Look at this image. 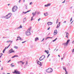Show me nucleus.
Here are the masks:
<instances>
[{
	"label": "nucleus",
	"mask_w": 74,
	"mask_h": 74,
	"mask_svg": "<svg viewBox=\"0 0 74 74\" xmlns=\"http://www.w3.org/2000/svg\"><path fill=\"white\" fill-rule=\"evenodd\" d=\"M30 30H31V28H29L25 32V34L27 36H30L31 34L30 33Z\"/></svg>",
	"instance_id": "f257e3e1"
},
{
	"label": "nucleus",
	"mask_w": 74,
	"mask_h": 74,
	"mask_svg": "<svg viewBox=\"0 0 74 74\" xmlns=\"http://www.w3.org/2000/svg\"><path fill=\"white\" fill-rule=\"evenodd\" d=\"M12 15V14L11 13H9L6 16H5L4 17L6 19H8V18H10Z\"/></svg>",
	"instance_id": "f03ea898"
},
{
	"label": "nucleus",
	"mask_w": 74,
	"mask_h": 74,
	"mask_svg": "<svg viewBox=\"0 0 74 74\" xmlns=\"http://www.w3.org/2000/svg\"><path fill=\"white\" fill-rule=\"evenodd\" d=\"M18 9V7L16 6H14V7L12 8V12H15L16 10Z\"/></svg>",
	"instance_id": "7ed1b4c3"
},
{
	"label": "nucleus",
	"mask_w": 74,
	"mask_h": 74,
	"mask_svg": "<svg viewBox=\"0 0 74 74\" xmlns=\"http://www.w3.org/2000/svg\"><path fill=\"white\" fill-rule=\"evenodd\" d=\"M53 71V70L51 68H48L46 70V71H47V73H52Z\"/></svg>",
	"instance_id": "20e7f679"
},
{
	"label": "nucleus",
	"mask_w": 74,
	"mask_h": 74,
	"mask_svg": "<svg viewBox=\"0 0 74 74\" xmlns=\"http://www.w3.org/2000/svg\"><path fill=\"white\" fill-rule=\"evenodd\" d=\"M69 41H70L69 40H68L66 42L63 43L62 44V45H64V46H67L68 45V44H69Z\"/></svg>",
	"instance_id": "39448f33"
},
{
	"label": "nucleus",
	"mask_w": 74,
	"mask_h": 74,
	"mask_svg": "<svg viewBox=\"0 0 74 74\" xmlns=\"http://www.w3.org/2000/svg\"><path fill=\"white\" fill-rule=\"evenodd\" d=\"M45 58V56L43 55L40 58H39V60L40 61L41 60H42Z\"/></svg>",
	"instance_id": "423d86ee"
},
{
	"label": "nucleus",
	"mask_w": 74,
	"mask_h": 74,
	"mask_svg": "<svg viewBox=\"0 0 74 74\" xmlns=\"http://www.w3.org/2000/svg\"><path fill=\"white\" fill-rule=\"evenodd\" d=\"M13 73H15L16 74H21V73L19 72L18 71H16V70H14V71Z\"/></svg>",
	"instance_id": "0eeeda50"
},
{
	"label": "nucleus",
	"mask_w": 74,
	"mask_h": 74,
	"mask_svg": "<svg viewBox=\"0 0 74 74\" xmlns=\"http://www.w3.org/2000/svg\"><path fill=\"white\" fill-rule=\"evenodd\" d=\"M9 53H11L15 52V51H14V50H13V49H11L10 50H9Z\"/></svg>",
	"instance_id": "6e6552de"
},
{
	"label": "nucleus",
	"mask_w": 74,
	"mask_h": 74,
	"mask_svg": "<svg viewBox=\"0 0 74 74\" xmlns=\"http://www.w3.org/2000/svg\"><path fill=\"white\" fill-rule=\"evenodd\" d=\"M36 14H37V11H35L34 12H32V15L33 17H34L36 15Z\"/></svg>",
	"instance_id": "1a4fd4ad"
},
{
	"label": "nucleus",
	"mask_w": 74,
	"mask_h": 74,
	"mask_svg": "<svg viewBox=\"0 0 74 74\" xmlns=\"http://www.w3.org/2000/svg\"><path fill=\"white\" fill-rule=\"evenodd\" d=\"M58 34V32H57V30L56 29L54 31V35L55 36Z\"/></svg>",
	"instance_id": "9d476101"
},
{
	"label": "nucleus",
	"mask_w": 74,
	"mask_h": 74,
	"mask_svg": "<svg viewBox=\"0 0 74 74\" xmlns=\"http://www.w3.org/2000/svg\"><path fill=\"white\" fill-rule=\"evenodd\" d=\"M25 62H23L21 61V62L20 63V65H21V67H22V66H23V64H25Z\"/></svg>",
	"instance_id": "9b49d317"
},
{
	"label": "nucleus",
	"mask_w": 74,
	"mask_h": 74,
	"mask_svg": "<svg viewBox=\"0 0 74 74\" xmlns=\"http://www.w3.org/2000/svg\"><path fill=\"white\" fill-rule=\"evenodd\" d=\"M52 22H49L47 23V24L48 25H52Z\"/></svg>",
	"instance_id": "f8f14e48"
},
{
	"label": "nucleus",
	"mask_w": 74,
	"mask_h": 74,
	"mask_svg": "<svg viewBox=\"0 0 74 74\" xmlns=\"http://www.w3.org/2000/svg\"><path fill=\"white\" fill-rule=\"evenodd\" d=\"M31 11V10H29L26 12H23V14H26V13H27V12H30V11Z\"/></svg>",
	"instance_id": "ddd939ff"
},
{
	"label": "nucleus",
	"mask_w": 74,
	"mask_h": 74,
	"mask_svg": "<svg viewBox=\"0 0 74 74\" xmlns=\"http://www.w3.org/2000/svg\"><path fill=\"white\" fill-rule=\"evenodd\" d=\"M17 38L18 39V40H21V41H22L23 40V39L21 38L20 37H17Z\"/></svg>",
	"instance_id": "4468645a"
},
{
	"label": "nucleus",
	"mask_w": 74,
	"mask_h": 74,
	"mask_svg": "<svg viewBox=\"0 0 74 74\" xmlns=\"http://www.w3.org/2000/svg\"><path fill=\"white\" fill-rule=\"evenodd\" d=\"M26 63H25V64L24 65L25 67H24V68H25V67H26V66H27V64H28V63H28L27 61H26Z\"/></svg>",
	"instance_id": "2eb2a0df"
},
{
	"label": "nucleus",
	"mask_w": 74,
	"mask_h": 74,
	"mask_svg": "<svg viewBox=\"0 0 74 74\" xmlns=\"http://www.w3.org/2000/svg\"><path fill=\"white\" fill-rule=\"evenodd\" d=\"M39 40L38 38H35V41H38V40Z\"/></svg>",
	"instance_id": "dca6fc26"
},
{
	"label": "nucleus",
	"mask_w": 74,
	"mask_h": 74,
	"mask_svg": "<svg viewBox=\"0 0 74 74\" xmlns=\"http://www.w3.org/2000/svg\"><path fill=\"white\" fill-rule=\"evenodd\" d=\"M26 21V18H25L23 19V23H25V22Z\"/></svg>",
	"instance_id": "f3484780"
},
{
	"label": "nucleus",
	"mask_w": 74,
	"mask_h": 74,
	"mask_svg": "<svg viewBox=\"0 0 74 74\" xmlns=\"http://www.w3.org/2000/svg\"><path fill=\"white\" fill-rule=\"evenodd\" d=\"M45 52L48 55V53H49V51L48 50L47 51L46 50H45Z\"/></svg>",
	"instance_id": "a211bd4d"
},
{
	"label": "nucleus",
	"mask_w": 74,
	"mask_h": 74,
	"mask_svg": "<svg viewBox=\"0 0 74 74\" xmlns=\"http://www.w3.org/2000/svg\"><path fill=\"white\" fill-rule=\"evenodd\" d=\"M21 28H22V25H20V26H19V27L17 28L16 29H20Z\"/></svg>",
	"instance_id": "6ab92c4d"
},
{
	"label": "nucleus",
	"mask_w": 74,
	"mask_h": 74,
	"mask_svg": "<svg viewBox=\"0 0 74 74\" xmlns=\"http://www.w3.org/2000/svg\"><path fill=\"white\" fill-rule=\"evenodd\" d=\"M48 13H47V12L44 13V15L45 16H47V15H48Z\"/></svg>",
	"instance_id": "aec40b11"
},
{
	"label": "nucleus",
	"mask_w": 74,
	"mask_h": 74,
	"mask_svg": "<svg viewBox=\"0 0 74 74\" xmlns=\"http://www.w3.org/2000/svg\"><path fill=\"white\" fill-rule=\"evenodd\" d=\"M59 26H60V24H58L57 25V26L56 28L57 29H58V28H59Z\"/></svg>",
	"instance_id": "412c9836"
},
{
	"label": "nucleus",
	"mask_w": 74,
	"mask_h": 74,
	"mask_svg": "<svg viewBox=\"0 0 74 74\" xmlns=\"http://www.w3.org/2000/svg\"><path fill=\"white\" fill-rule=\"evenodd\" d=\"M15 57H18V55H14L12 57V58H15Z\"/></svg>",
	"instance_id": "4be33fe9"
},
{
	"label": "nucleus",
	"mask_w": 74,
	"mask_h": 74,
	"mask_svg": "<svg viewBox=\"0 0 74 74\" xmlns=\"http://www.w3.org/2000/svg\"><path fill=\"white\" fill-rule=\"evenodd\" d=\"M68 36H69V33L67 32L66 33V37H67V38H68Z\"/></svg>",
	"instance_id": "5701e85b"
},
{
	"label": "nucleus",
	"mask_w": 74,
	"mask_h": 74,
	"mask_svg": "<svg viewBox=\"0 0 74 74\" xmlns=\"http://www.w3.org/2000/svg\"><path fill=\"white\" fill-rule=\"evenodd\" d=\"M37 63H38V64H41V63L40 62V61H38L37 62Z\"/></svg>",
	"instance_id": "b1692460"
},
{
	"label": "nucleus",
	"mask_w": 74,
	"mask_h": 74,
	"mask_svg": "<svg viewBox=\"0 0 74 74\" xmlns=\"http://www.w3.org/2000/svg\"><path fill=\"white\" fill-rule=\"evenodd\" d=\"M14 48H15V49H18V47L14 46Z\"/></svg>",
	"instance_id": "393cba45"
},
{
	"label": "nucleus",
	"mask_w": 74,
	"mask_h": 74,
	"mask_svg": "<svg viewBox=\"0 0 74 74\" xmlns=\"http://www.w3.org/2000/svg\"><path fill=\"white\" fill-rule=\"evenodd\" d=\"M6 48L7 49V48L5 47V49L3 50V53H4V52H5V49Z\"/></svg>",
	"instance_id": "a878e982"
},
{
	"label": "nucleus",
	"mask_w": 74,
	"mask_h": 74,
	"mask_svg": "<svg viewBox=\"0 0 74 74\" xmlns=\"http://www.w3.org/2000/svg\"><path fill=\"white\" fill-rule=\"evenodd\" d=\"M25 5V9L27 10V6L26 5Z\"/></svg>",
	"instance_id": "bb28decb"
},
{
	"label": "nucleus",
	"mask_w": 74,
	"mask_h": 74,
	"mask_svg": "<svg viewBox=\"0 0 74 74\" xmlns=\"http://www.w3.org/2000/svg\"><path fill=\"white\" fill-rule=\"evenodd\" d=\"M63 70H65L66 71V68L64 67H63Z\"/></svg>",
	"instance_id": "cd10ccee"
},
{
	"label": "nucleus",
	"mask_w": 74,
	"mask_h": 74,
	"mask_svg": "<svg viewBox=\"0 0 74 74\" xmlns=\"http://www.w3.org/2000/svg\"><path fill=\"white\" fill-rule=\"evenodd\" d=\"M51 3H48L47 4V5L48 7V6H50V5H51Z\"/></svg>",
	"instance_id": "c85d7f7f"
},
{
	"label": "nucleus",
	"mask_w": 74,
	"mask_h": 74,
	"mask_svg": "<svg viewBox=\"0 0 74 74\" xmlns=\"http://www.w3.org/2000/svg\"><path fill=\"white\" fill-rule=\"evenodd\" d=\"M50 38V37H47L45 38V40H47V39H48V38Z\"/></svg>",
	"instance_id": "c756f323"
},
{
	"label": "nucleus",
	"mask_w": 74,
	"mask_h": 74,
	"mask_svg": "<svg viewBox=\"0 0 74 74\" xmlns=\"http://www.w3.org/2000/svg\"><path fill=\"white\" fill-rule=\"evenodd\" d=\"M13 64H11V66L12 67H14V66H15L14 65H12Z\"/></svg>",
	"instance_id": "7c9ffc66"
},
{
	"label": "nucleus",
	"mask_w": 74,
	"mask_h": 74,
	"mask_svg": "<svg viewBox=\"0 0 74 74\" xmlns=\"http://www.w3.org/2000/svg\"><path fill=\"white\" fill-rule=\"evenodd\" d=\"M33 16H32V17H31V21H33Z\"/></svg>",
	"instance_id": "2f4dec72"
},
{
	"label": "nucleus",
	"mask_w": 74,
	"mask_h": 74,
	"mask_svg": "<svg viewBox=\"0 0 74 74\" xmlns=\"http://www.w3.org/2000/svg\"><path fill=\"white\" fill-rule=\"evenodd\" d=\"M21 62H22V61H18L17 62L18 64H19L20 63H21Z\"/></svg>",
	"instance_id": "473e14b6"
},
{
	"label": "nucleus",
	"mask_w": 74,
	"mask_h": 74,
	"mask_svg": "<svg viewBox=\"0 0 74 74\" xmlns=\"http://www.w3.org/2000/svg\"><path fill=\"white\" fill-rule=\"evenodd\" d=\"M57 38H56L54 40H53V42H54V41H56V40H57Z\"/></svg>",
	"instance_id": "72a5a7b5"
},
{
	"label": "nucleus",
	"mask_w": 74,
	"mask_h": 74,
	"mask_svg": "<svg viewBox=\"0 0 74 74\" xmlns=\"http://www.w3.org/2000/svg\"><path fill=\"white\" fill-rule=\"evenodd\" d=\"M58 22H59V19H57V21H56V23L57 24V23H58Z\"/></svg>",
	"instance_id": "f704fd0d"
},
{
	"label": "nucleus",
	"mask_w": 74,
	"mask_h": 74,
	"mask_svg": "<svg viewBox=\"0 0 74 74\" xmlns=\"http://www.w3.org/2000/svg\"><path fill=\"white\" fill-rule=\"evenodd\" d=\"M66 73L65 74H68V72H67V71H65Z\"/></svg>",
	"instance_id": "c9c22d12"
},
{
	"label": "nucleus",
	"mask_w": 74,
	"mask_h": 74,
	"mask_svg": "<svg viewBox=\"0 0 74 74\" xmlns=\"http://www.w3.org/2000/svg\"><path fill=\"white\" fill-rule=\"evenodd\" d=\"M40 13V12H37V14H38H38H39Z\"/></svg>",
	"instance_id": "e433bc0d"
},
{
	"label": "nucleus",
	"mask_w": 74,
	"mask_h": 74,
	"mask_svg": "<svg viewBox=\"0 0 74 74\" xmlns=\"http://www.w3.org/2000/svg\"><path fill=\"white\" fill-rule=\"evenodd\" d=\"M74 52V49L72 50V52Z\"/></svg>",
	"instance_id": "4c0bfd02"
},
{
	"label": "nucleus",
	"mask_w": 74,
	"mask_h": 74,
	"mask_svg": "<svg viewBox=\"0 0 74 74\" xmlns=\"http://www.w3.org/2000/svg\"><path fill=\"white\" fill-rule=\"evenodd\" d=\"M65 1H66V0H64V1L62 2V3H65Z\"/></svg>",
	"instance_id": "58836bf2"
},
{
	"label": "nucleus",
	"mask_w": 74,
	"mask_h": 74,
	"mask_svg": "<svg viewBox=\"0 0 74 74\" xmlns=\"http://www.w3.org/2000/svg\"><path fill=\"white\" fill-rule=\"evenodd\" d=\"M32 2H30L29 3V5H32Z\"/></svg>",
	"instance_id": "ea45409f"
},
{
	"label": "nucleus",
	"mask_w": 74,
	"mask_h": 74,
	"mask_svg": "<svg viewBox=\"0 0 74 74\" xmlns=\"http://www.w3.org/2000/svg\"><path fill=\"white\" fill-rule=\"evenodd\" d=\"M40 20H41V18H39V19H38V21H40Z\"/></svg>",
	"instance_id": "a19ab883"
},
{
	"label": "nucleus",
	"mask_w": 74,
	"mask_h": 74,
	"mask_svg": "<svg viewBox=\"0 0 74 74\" xmlns=\"http://www.w3.org/2000/svg\"><path fill=\"white\" fill-rule=\"evenodd\" d=\"M10 44L9 46H8V47H7L6 48V49H7V48H8V47H10Z\"/></svg>",
	"instance_id": "79ce46f5"
},
{
	"label": "nucleus",
	"mask_w": 74,
	"mask_h": 74,
	"mask_svg": "<svg viewBox=\"0 0 74 74\" xmlns=\"http://www.w3.org/2000/svg\"><path fill=\"white\" fill-rule=\"evenodd\" d=\"M26 41H24V42H22V43H25V42H26Z\"/></svg>",
	"instance_id": "37998d69"
},
{
	"label": "nucleus",
	"mask_w": 74,
	"mask_h": 74,
	"mask_svg": "<svg viewBox=\"0 0 74 74\" xmlns=\"http://www.w3.org/2000/svg\"><path fill=\"white\" fill-rule=\"evenodd\" d=\"M10 41H11V40H9V41H7V42H10Z\"/></svg>",
	"instance_id": "c03bdc74"
},
{
	"label": "nucleus",
	"mask_w": 74,
	"mask_h": 74,
	"mask_svg": "<svg viewBox=\"0 0 74 74\" xmlns=\"http://www.w3.org/2000/svg\"><path fill=\"white\" fill-rule=\"evenodd\" d=\"M45 7H48V5H47H47H45Z\"/></svg>",
	"instance_id": "a18cd8bd"
},
{
	"label": "nucleus",
	"mask_w": 74,
	"mask_h": 74,
	"mask_svg": "<svg viewBox=\"0 0 74 74\" xmlns=\"http://www.w3.org/2000/svg\"><path fill=\"white\" fill-rule=\"evenodd\" d=\"M64 23H66V21H65L64 22Z\"/></svg>",
	"instance_id": "49530a36"
},
{
	"label": "nucleus",
	"mask_w": 74,
	"mask_h": 74,
	"mask_svg": "<svg viewBox=\"0 0 74 74\" xmlns=\"http://www.w3.org/2000/svg\"><path fill=\"white\" fill-rule=\"evenodd\" d=\"M49 55H50V54H49L48 55V56H47V58H48V57H49Z\"/></svg>",
	"instance_id": "de8ad7c7"
},
{
	"label": "nucleus",
	"mask_w": 74,
	"mask_h": 74,
	"mask_svg": "<svg viewBox=\"0 0 74 74\" xmlns=\"http://www.w3.org/2000/svg\"><path fill=\"white\" fill-rule=\"evenodd\" d=\"M50 29V27H49L48 29L47 30H49V29Z\"/></svg>",
	"instance_id": "09e8293b"
},
{
	"label": "nucleus",
	"mask_w": 74,
	"mask_h": 74,
	"mask_svg": "<svg viewBox=\"0 0 74 74\" xmlns=\"http://www.w3.org/2000/svg\"><path fill=\"white\" fill-rule=\"evenodd\" d=\"M0 55H1V56H2L3 55V53H1L0 54Z\"/></svg>",
	"instance_id": "8fccbe9b"
},
{
	"label": "nucleus",
	"mask_w": 74,
	"mask_h": 74,
	"mask_svg": "<svg viewBox=\"0 0 74 74\" xmlns=\"http://www.w3.org/2000/svg\"><path fill=\"white\" fill-rule=\"evenodd\" d=\"M11 61V60H9L8 62V63H9V62H10Z\"/></svg>",
	"instance_id": "3c124183"
},
{
	"label": "nucleus",
	"mask_w": 74,
	"mask_h": 74,
	"mask_svg": "<svg viewBox=\"0 0 74 74\" xmlns=\"http://www.w3.org/2000/svg\"><path fill=\"white\" fill-rule=\"evenodd\" d=\"M72 18H71V20H70V22H71V21H72Z\"/></svg>",
	"instance_id": "603ef678"
},
{
	"label": "nucleus",
	"mask_w": 74,
	"mask_h": 74,
	"mask_svg": "<svg viewBox=\"0 0 74 74\" xmlns=\"http://www.w3.org/2000/svg\"><path fill=\"white\" fill-rule=\"evenodd\" d=\"M21 0H19V2H18V3H20V2H21Z\"/></svg>",
	"instance_id": "864d4df0"
},
{
	"label": "nucleus",
	"mask_w": 74,
	"mask_h": 74,
	"mask_svg": "<svg viewBox=\"0 0 74 74\" xmlns=\"http://www.w3.org/2000/svg\"><path fill=\"white\" fill-rule=\"evenodd\" d=\"M72 43H73V44H74V40L72 42Z\"/></svg>",
	"instance_id": "5fc2aeb1"
},
{
	"label": "nucleus",
	"mask_w": 74,
	"mask_h": 74,
	"mask_svg": "<svg viewBox=\"0 0 74 74\" xmlns=\"http://www.w3.org/2000/svg\"><path fill=\"white\" fill-rule=\"evenodd\" d=\"M63 58H61V60H63Z\"/></svg>",
	"instance_id": "6e6d98bb"
},
{
	"label": "nucleus",
	"mask_w": 74,
	"mask_h": 74,
	"mask_svg": "<svg viewBox=\"0 0 74 74\" xmlns=\"http://www.w3.org/2000/svg\"><path fill=\"white\" fill-rule=\"evenodd\" d=\"M53 38V37H50L49 38Z\"/></svg>",
	"instance_id": "4d7b16f0"
},
{
	"label": "nucleus",
	"mask_w": 74,
	"mask_h": 74,
	"mask_svg": "<svg viewBox=\"0 0 74 74\" xmlns=\"http://www.w3.org/2000/svg\"><path fill=\"white\" fill-rule=\"evenodd\" d=\"M58 56L59 57H60V56L59 55H58Z\"/></svg>",
	"instance_id": "13d9d810"
},
{
	"label": "nucleus",
	"mask_w": 74,
	"mask_h": 74,
	"mask_svg": "<svg viewBox=\"0 0 74 74\" xmlns=\"http://www.w3.org/2000/svg\"><path fill=\"white\" fill-rule=\"evenodd\" d=\"M73 22V21L71 22V24H72Z\"/></svg>",
	"instance_id": "bf43d9fd"
},
{
	"label": "nucleus",
	"mask_w": 74,
	"mask_h": 74,
	"mask_svg": "<svg viewBox=\"0 0 74 74\" xmlns=\"http://www.w3.org/2000/svg\"><path fill=\"white\" fill-rule=\"evenodd\" d=\"M8 5H10V4H8Z\"/></svg>",
	"instance_id": "052dcab7"
},
{
	"label": "nucleus",
	"mask_w": 74,
	"mask_h": 74,
	"mask_svg": "<svg viewBox=\"0 0 74 74\" xmlns=\"http://www.w3.org/2000/svg\"><path fill=\"white\" fill-rule=\"evenodd\" d=\"M44 38H43L42 39V41H44Z\"/></svg>",
	"instance_id": "680f3d73"
},
{
	"label": "nucleus",
	"mask_w": 74,
	"mask_h": 74,
	"mask_svg": "<svg viewBox=\"0 0 74 74\" xmlns=\"http://www.w3.org/2000/svg\"><path fill=\"white\" fill-rule=\"evenodd\" d=\"M3 38H5V37H3Z\"/></svg>",
	"instance_id": "e2e57ef3"
},
{
	"label": "nucleus",
	"mask_w": 74,
	"mask_h": 74,
	"mask_svg": "<svg viewBox=\"0 0 74 74\" xmlns=\"http://www.w3.org/2000/svg\"><path fill=\"white\" fill-rule=\"evenodd\" d=\"M19 40L18 39H17V40H16V41H18Z\"/></svg>",
	"instance_id": "0e129e2a"
},
{
	"label": "nucleus",
	"mask_w": 74,
	"mask_h": 74,
	"mask_svg": "<svg viewBox=\"0 0 74 74\" xmlns=\"http://www.w3.org/2000/svg\"><path fill=\"white\" fill-rule=\"evenodd\" d=\"M3 74H5V73H3Z\"/></svg>",
	"instance_id": "69168bd1"
},
{
	"label": "nucleus",
	"mask_w": 74,
	"mask_h": 74,
	"mask_svg": "<svg viewBox=\"0 0 74 74\" xmlns=\"http://www.w3.org/2000/svg\"><path fill=\"white\" fill-rule=\"evenodd\" d=\"M13 41L12 40V41H11V42H12Z\"/></svg>",
	"instance_id": "338daca9"
},
{
	"label": "nucleus",
	"mask_w": 74,
	"mask_h": 74,
	"mask_svg": "<svg viewBox=\"0 0 74 74\" xmlns=\"http://www.w3.org/2000/svg\"><path fill=\"white\" fill-rule=\"evenodd\" d=\"M7 74H10V73H7Z\"/></svg>",
	"instance_id": "774afa93"
}]
</instances>
